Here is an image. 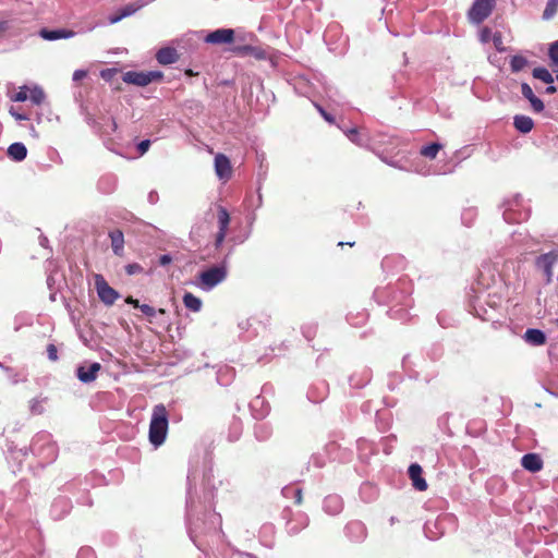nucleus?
Segmentation results:
<instances>
[{
	"mask_svg": "<svg viewBox=\"0 0 558 558\" xmlns=\"http://www.w3.org/2000/svg\"><path fill=\"white\" fill-rule=\"evenodd\" d=\"M558 263V247L543 253L535 258L534 265L537 271L544 276L546 283H550L554 277V266Z\"/></svg>",
	"mask_w": 558,
	"mask_h": 558,
	"instance_id": "obj_2",
	"label": "nucleus"
},
{
	"mask_svg": "<svg viewBox=\"0 0 558 558\" xmlns=\"http://www.w3.org/2000/svg\"><path fill=\"white\" fill-rule=\"evenodd\" d=\"M548 56L553 64L558 66V41H555L550 45Z\"/></svg>",
	"mask_w": 558,
	"mask_h": 558,
	"instance_id": "obj_28",
	"label": "nucleus"
},
{
	"mask_svg": "<svg viewBox=\"0 0 558 558\" xmlns=\"http://www.w3.org/2000/svg\"><path fill=\"white\" fill-rule=\"evenodd\" d=\"M162 73L159 71H149V72H137V71H128L123 74V82L136 86H147L151 82L160 81L162 78Z\"/></svg>",
	"mask_w": 558,
	"mask_h": 558,
	"instance_id": "obj_5",
	"label": "nucleus"
},
{
	"mask_svg": "<svg viewBox=\"0 0 558 558\" xmlns=\"http://www.w3.org/2000/svg\"><path fill=\"white\" fill-rule=\"evenodd\" d=\"M28 98L32 100L35 105H40L45 100V93L41 88L35 87L32 90H29Z\"/></svg>",
	"mask_w": 558,
	"mask_h": 558,
	"instance_id": "obj_25",
	"label": "nucleus"
},
{
	"mask_svg": "<svg viewBox=\"0 0 558 558\" xmlns=\"http://www.w3.org/2000/svg\"><path fill=\"white\" fill-rule=\"evenodd\" d=\"M143 271H144V268L137 263L129 264L125 266V272L129 276L142 274Z\"/></svg>",
	"mask_w": 558,
	"mask_h": 558,
	"instance_id": "obj_30",
	"label": "nucleus"
},
{
	"mask_svg": "<svg viewBox=\"0 0 558 558\" xmlns=\"http://www.w3.org/2000/svg\"><path fill=\"white\" fill-rule=\"evenodd\" d=\"M160 265L165 266L171 263V257L169 255H161L159 259Z\"/></svg>",
	"mask_w": 558,
	"mask_h": 558,
	"instance_id": "obj_44",
	"label": "nucleus"
},
{
	"mask_svg": "<svg viewBox=\"0 0 558 558\" xmlns=\"http://www.w3.org/2000/svg\"><path fill=\"white\" fill-rule=\"evenodd\" d=\"M27 149L22 143H13L8 148V156L15 161H22L26 158Z\"/></svg>",
	"mask_w": 558,
	"mask_h": 558,
	"instance_id": "obj_18",
	"label": "nucleus"
},
{
	"mask_svg": "<svg viewBox=\"0 0 558 558\" xmlns=\"http://www.w3.org/2000/svg\"><path fill=\"white\" fill-rule=\"evenodd\" d=\"M345 134H347L348 138L352 143H354L356 145H362V141H361V137L359 135V130L356 128H352V129L348 130L345 132Z\"/></svg>",
	"mask_w": 558,
	"mask_h": 558,
	"instance_id": "obj_29",
	"label": "nucleus"
},
{
	"mask_svg": "<svg viewBox=\"0 0 558 558\" xmlns=\"http://www.w3.org/2000/svg\"><path fill=\"white\" fill-rule=\"evenodd\" d=\"M227 278V267L218 265L210 267L198 275V286L204 290H210Z\"/></svg>",
	"mask_w": 558,
	"mask_h": 558,
	"instance_id": "obj_3",
	"label": "nucleus"
},
{
	"mask_svg": "<svg viewBox=\"0 0 558 558\" xmlns=\"http://www.w3.org/2000/svg\"><path fill=\"white\" fill-rule=\"evenodd\" d=\"M183 303L192 312H199L203 305L202 300L191 292H186L183 295Z\"/></svg>",
	"mask_w": 558,
	"mask_h": 558,
	"instance_id": "obj_19",
	"label": "nucleus"
},
{
	"mask_svg": "<svg viewBox=\"0 0 558 558\" xmlns=\"http://www.w3.org/2000/svg\"><path fill=\"white\" fill-rule=\"evenodd\" d=\"M185 74H186V75H189V76L197 75V73L193 72V70H191V69H187V70L185 71Z\"/></svg>",
	"mask_w": 558,
	"mask_h": 558,
	"instance_id": "obj_48",
	"label": "nucleus"
},
{
	"mask_svg": "<svg viewBox=\"0 0 558 558\" xmlns=\"http://www.w3.org/2000/svg\"><path fill=\"white\" fill-rule=\"evenodd\" d=\"M533 77L543 81L546 84H553L554 77L546 68H535L532 72Z\"/></svg>",
	"mask_w": 558,
	"mask_h": 558,
	"instance_id": "obj_21",
	"label": "nucleus"
},
{
	"mask_svg": "<svg viewBox=\"0 0 558 558\" xmlns=\"http://www.w3.org/2000/svg\"><path fill=\"white\" fill-rule=\"evenodd\" d=\"M10 113H11V114L16 119V120H24V119H26V117H25V116H22V114H20V113L14 112V111H13V108H11Z\"/></svg>",
	"mask_w": 558,
	"mask_h": 558,
	"instance_id": "obj_45",
	"label": "nucleus"
},
{
	"mask_svg": "<svg viewBox=\"0 0 558 558\" xmlns=\"http://www.w3.org/2000/svg\"><path fill=\"white\" fill-rule=\"evenodd\" d=\"M156 59L160 64L168 65L179 60V53L172 47H165L157 51Z\"/></svg>",
	"mask_w": 558,
	"mask_h": 558,
	"instance_id": "obj_11",
	"label": "nucleus"
},
{
	"mask_svg": "<svg viewBox=\"0 0 558 558\" xmlns=\"http://www.w3.org/2000/svg\"><path fill=\"white\" fill-rule=\"evenodd\" d=\"M522 466L530 472H538L543 468V461L536 453H526L521 460Z\"/></svg>",
	"mask_w": 558,
	"mask_h": 558,
	"instance_id": "obj_14",
	"label": "nucleus"
},
{
	"mask_svg": "<svg viewBox=\"0 0 558 558\" xmlns=\"http://www.w3.org/2000/svg\"><path fill=\"white\" fill-rule=\"evenodd\" d=\"M527 65H529L527 59L520 54L513 56L510 60V68L513 73L520 72Z\"/></svg>",
	"mask_w": 558,
	"mask_h": 558,
	"instance_id": "obj_23",
	"label": "nucleus"
},
{
	"mask_svg": "<svg viewBox=\"0 0 558 558\" xmlns=\"http://www.w3.org/2000/svg\"><path fill=\"white\" fill-rule=\"evenodd\" d=\"M138 308L142 311L144 315L148 317H153L156 314V310L148 304H141Z\"/></svg>",
	"mask_w": 558,
	"mask_h": 558,
	"instance_id": "obj_38",
	"label": "nucleus"
},
{
	"mask_svg": "<svg viewBox=\"0 0 558 558\" xmlns=\"http://www.w3.org/2000/svg\"><path fill=\"white\" fill-rule=\"evenodd\" d=\"M557 92L556 86L549 84V86L546 88L547 94H555Z\"/></svg>",
	"mask_w": 558,
	"mask_h": 558,
	"instance_id": "obj_46",
	"label": "nucleus"
},
{
	"mask_svg": "<svg viewBox=\"0 0 558 558\" xmlns=\"http://www.w3.org/2000/svg\"><path fill=\"white\" fill-rule=\"evenodd\" d=\"M354 244H355L354 242H339V243H338V246H341V247H342V246H344V245H349V246H351V247H352Z\"/></svg>",
	"mask_w": 558,
	"mask_h": 558,
	"instance_id": "obj_47",
	"label": "nucleus"
},
{
	"mask_svg": "<svg viewBox=\"0 0 558 558\" xmlns=\"http://www.w3.org/2000/svg\"><path fill=\"white\" fill-rule=\"evenodd\" d=\"M524 340L532 345H544L546 343V336L539 329L530 328L524 333Z\"/></svg>",
	"mask_w": 558,
	"mask_h": 558,
	"instance_id": "obj_16",
	"label": "nucleus"
},
{
	"mask_svg": "<svg viewBox=\"0 0 558 558\" xmlns=\"http://www.w3.org/2000/svg\"><path fill=\"white\" fill-rule=\"evenodd\" d=\"M13 101H25L28 99V88L26 86L20 87L19 92L15 93L14 96L11 98Z\"/></svg>",
	"mask_w": 558,
	"mask_h": 558,
	"instance_id": "obj_27",
	"label": "nucleus"
},
{
	"mask_svg": "<svg viewBox=\"0 0 558 558\" xmlns=\"http://www.w3.org/2000/svg\"><path fill=\"white\" fill-rule=\"evenodd\" d=\"M558 11V0H548L543 13V19H551Z\"/></svg>",
	"mask_w": 558,
	"mask_h": 558,
	"instance_id": "obj_24",
	"label": "nucleus"
},
{
	"mask_svg": "<svg viewBox=\"0 0 558 558\" xmlns=\"http://www.w3.org/2000/svg\"><path fill=\"white\" fill-rule=\"evenodd\" d=\"M521 93L527 100H530L531 98H533L535 96L533 93V89L531 88V86L527 83L521 84Z\"/></svg>",
	"mask_w": 558,
	"mask_h": 558,
	"instance_id": "obj_36",
	"label": "nucleus"
},
{
	"mask_svg": "<svg viewBox=\"0 0 558 558\" xmlns=\"http://www.w3.org/2000/svg\"><path fill=\"white\" fill-rule=\"evenodd\" d=\"M315 108L318 110V112L325 119V121H327L330 124L335 123V118L330 113H328L320 105L315 104Z\"/></svg>",
	"mask_w": 558,
	"mask_h": 558,
	"instance_id": "obj_33",
	"label": "nucleus"
},
{
	"mask_svg": "<svg viewBox=\"0 0 558 558\" xmlns=\"http://www.w3.org/2000/svg\"><path fill=\"white\" fill-rule=\"evenodd\" d=\"M168 425V411L166 407L163 404L155 405L149 424V441L155 447H159L165 442Z\"/></svg>",
	"mask_w": 558,
	"mask_h": 558,
	"instance_id": "obj_1",
	"label": "nucleus"
},
{
	"mask_svg": "<svg viewBox=\"0 0 558 558\" xmlns=\"http://www.w3.org/2000/svg\"><path fill=\"white\" fill-rule=\"evenodd\" d=\"M138 10L136 4H128L123 9L120 10L119 14L110 17V23L114 24L121 21L122 19L132 15Z\"/></svg>",
	"mask_w": 558,
	"mask_h": 558,
	"instance_id": "obj_20",
	"label": "nucleus"
},
{
	"mask_svg": "<svg viewBox=\"0 0 558 558\" xmlns=\"http://www.w3.org/2000/svg\"><path fill=\"white\" fill-rule=\"evenodd\" d=\"M493 43H494V46L495 48L499 51V52H504L506 50L505 46H504V41H502V35L501 33L497 32L493 35Z\"/></svg>",
	"mask_w": 558,
	"mask_h": 558,
	"instance_id": "obj_31",
	"label": "nucleus"
},
{
	"mask_svg": "<svg viewBox=\"0 0 558 558\" xmlns=\"http://www.w3.org/2000/svg\"><path fill=\"white\" fill-rule=\"evenodd\" d=\"M513 125L519 132L529 133L532 131V129L534 126V122L530 117L519 114V116L514 117Z\"/></svg>",
	"mask_w": 558,
	"mask_h": 558,
	"instance_id": "obj_17",
	"label": "nucleus"
},
{
	"mask_svg": "<svg viewBox=\"0 0 558 558\" xmlns=\"http://www.w3.org/2000/svg\"><path fill=\"white\" fill-rule=\"evenodd\" d=\"M41 38L46 40H57L61 38H71L75 35V33L71 29H47L43 28L39 32Z\"/></svg>",
	"mask_w": 558,
	"mask_h": 558,
	"instance_id": "obj_13",
	"label": "nucleus"
},
{
	"mask_svg": "<svg viewBox=\"0 0 558 558\" xmlns=\"http://www.w3.org/2000/svg\"><path fill=\"white\" fill-rule=\"evenodd\" d=\"M293 494H294V498H295V504L296 505H301L302 501H303L302 489L301 488H295L293 490Z\"/></svg>",
	"mask_w": 558,
	"mask_h": 558,
	"instance_id": "obj_41",
	"label": "nucleus"
},
{
	"mask_svg": "<svg viewBox=\"0 0 558 558\" xmlns=\"http://www.w3.org/2000/svg\"><path fill=\"white\" fill-rule=\"evenodd\" d=\"M10 25L8 21H0V37L9 29Z\"/></svg>",
	"mask_w": 558,
	"mask_h": 558,
	"instance_id": "obj_43",
	"label": "nucleus"
},
{
	"mask_svg": "<svg viewBox=\"0 0 558 558\" xmlns=\"http://www.w3.org/2000/svg\"><path fill=\"white\" fill-rule=\"evenodd\" d=\"M409 476L413 487L418 492H425L428 487L425 478L422 476L423 470L420 464L413 463L409 466Z\"/></svg>",
	"mask_w": 558,
	"mask_h": 558,
	"instance_id": "obj_10",
	"label": "nucleus"
},
{
	"mask_svg": "<svg viewBox=\"0 0 558 558\" xmlns=\"http://www.w3.org/2000/svg\"><path fill=\"white\" fill-rule=\"evenodd\" d=\"M111 240V247L116 255L122 256L124 252V235L120 229H116L109 232Z\"/></svg>",
	"mask_w": 558,
	"mask_h": 558,
	"instance_id": "obj_15",
	"label": "nucleus"
},
{
	"mask_svg": "<svg viewBox=\"0 0 558 558\" xmlns=\"http://www.w3.org/2000/svg\"><path fill=\"white\" fill-rule=\"evenodd\" d=\"M150 147V141L149 140H144L142 141L141 143H138L137 145V150H138V154L142 156L144 155L145 153H147V150L149 149Z\"/></svg>",
	"mask_w": 558,
	"mask_h": 558,
	"instance_id": "obj_39",
	"label": "nucleus"
},
{
	"mask_svg": "<svg viewBox=\"0 0 558 558\" xmlns=\"http://www.w3.org/2000/svg\"><path fill=\"white\" fill-rule=\"evenodd\" d=\"M159 313H160V314H165V310H163V308H160V310H159Z\"/></svg>",
	"mask_w": 558,
	"mask_h": 558,
	"instance_id": "obj_49",
	"label": "nucleus"
},
{
	"mask_svg": "<svg viewBox=\"0 0 558 558\" xmlns=\"http://www.w3.org/2000/svg\"><path fill=\"white\" fill-rule=\"evenodd\" d=\"M234 40V31L231 28H219L209 33L205 41L213 45L230 44Z\"/></svg>",
	"mask_w": 558,
	"mask_h": 558,
	"instance_id": "obj_9",
	"label": "nucleus"
},
{
	"mask_svg": "<svg viewBox=\"0 0 558 558\" xmlns=\"http://www.w3.org/2000/svg\"><path fill=\"white\" fill-rule=\"evenodd\" d=\"M492 29L488 27H483L480 32V39L482 43H488L490 39L493 40Z\"/></svg>",
	"mask_w": 558,
	"mask_h": 558,
	"instance_id": "obj_32",
	"label": "nucleus"
},
{
	"mask_svg": "<svg viewBox=\"0 0 558 558\" xmlns=\"http://www.w3.org/2000/svg\"><path fill=\"white\" fill-rule=\"evenodd\" d=\"M217 217H218L219 230L216 234L215 246L219 247L222 244V242L225 241V238L227 235L228 227L230 223V216H229L228 210L225 207L220 206L218 208Z\"/></svg>",
	"mask_w": 558,
	"mask_h": 558,
	"instance_id": "obj_8",
	"label": "nucleus"
},
{
	"mask_svg": "<svg viewBox=\"0 0 558 558\" xmlns=\"http://www.w3.org/2000/svg\"><path fill=\"white\" fill-rule=\"evenodd\" d=\"M125 303H128V304L132 305V306H133V307H135V308H138V307H140V305H141V304H140V302H138V300H137V299H134V298H133V296H131V295H130V296H128V298L125 299Z\"/></svg>",
	"mask_w": 558,
	"mask_h": 558,
	"instance_id": "obj_42",
	"label": "nucleus"
},
{
	"mask_svg": "<svg viewBox=\"0 0 558 558\" xmlns=\"http://www.w3.org/2000/svg\"><path fill=\"white\" fill-rule=\"evenodd\" d=\"M100 368L101 366L99 363H93L87 368L84 366H80L77 368V377L83 383L94 381Z\"/></svg>",
	"mask_w": 558,
	"mask_h": 558,
	"instance_id": "obj_12",
	"label": "nucleus"
},
{
	"mask_svg": "<svg viewBox=\"0 0 558 558\" xmlns=\"http://www.w3.org/2000/svg\"><path fill=\"white\" fill-rule=\"evenodd\" d=\"M233 51L239 56H247L253 53L254 48L252 46H239L235 47Z\"/></svg>",
	"mask_w": 558,
	"mask_h": 558,
	"instance_id": "obj_35",
	"label": "nucleus"
},
{
	"mask_svg": "<svg viewBox=\"0 0 558 558\" xmlns=\"http://www.w3.org/2000/svg\"><path fill=\"white\" fill-rule=\"evenodd\" d=\"M215 172L216 175L222 180L228 181L232 177V166L230 159L222 153L215 156Z\"/></svg>",
	"mask_w": 558,
	"mask_h": 558,
	"instance_id": "obj_7",
	"label": "nucleus"
},
{
	"mask_svg": "<svg viewBox=\"0 0 558 558\" xmlns=\"http://www.w3.org/2000/svg\"><path fill=\"white\" fill-rule=\"evenodd\" d=\"M529 101H530L532 108L534 109V111L542 112L544 110V104L538 97L534 96Z\"/></svg>",
	"mask_w": 558,
	"mask_h": 558,
	"instance_id": "obj_34",
	"label": "nucleus"
},
{
	"mask_svg": "<svg viewBox=\"0 0 558 558\" xmlns=\"http://www.w3.org/2000/svg\"><path fill=\"white\" fill-rule=\"evenodd\" d=\"M557 323H558V318H557Z\"/></svg>",
	"mask_w": 558,
	"mask_h": 558,
	"instance_id": "obj_50",
	"label": "nucleus"
},
{
	"mask_svg": "<svg viewBox=\"0 0 558 558\" xmlns=\"http://www.w3.org/2000/svg\"><path fill=\"white\" fill-rule=\"evenodd\" d=\"M440 149H441L440 144L433 143V144L423 146L420 150V154L428 159H435Z\"/></svg>",
	"mask_w": 558,
	"mask_h": 558,
	"instance_id": "obj_22",
	"label": "nucleus"
},
{
	"mask_svg": "<svg viewBox=\"0 0 558 558\" xmlns=\"http://www.w3.org/2000/svg\"><path fill=\"white\" fill-rule=\"evenodd\" d=\"M87 72L85 70H76L73 73V81H81L86 77Z\"/></svg>",
	"mask_w": 558,
	"mask_h": 558,
	"instance_id": "obj_40",
	"label": "nucleus"
},
{
	"mask_svg": "<svg viewBox=\"0 0 558 558\" xmlns=\"http://www.w3.org/2000/svg\"><path fill=\"white\" fill-rule=\"evenodd\" d=\"M494 8L495 0H474L468 11V19L471 23L481 24L492 14Z\"/></svg>",
	"mask_w": 558,
	"mask_h": 558,
	"instance_id": "obj_4",
	"label": "nucleus"
},
{
	"mask_svg": "<svg viewBox=\"0 0 558 558\" xmlns=\"http://www.w3.org/2000/svg\"><path fill=\"white\" fill-rule=\"evenodd\" d=\"M119 73V70L116 68H108L100 71V76L102 80L107 82H111L116 75Z\"/></svg>",
	"mask_w": 558,
	"mask_h": 558,
	"instance_id": "obj_26",
	"label": "nucleus"
},
{
	"mask_svg": "<svg viewBox=\"0 0 558 558\" xmlns=\"http://www.w3.org/2000/svg\"><path fill=\"white\" fill-rule=\"evenodd\" d=\"M95 286L101 302L106 305H112L119 298L118 291L111 288L101 275L95 276Z\"/></svg>",
	"mask_w": 558,
	"mask_h": 558,
	"instance_id": "obj_6",
	"label": "nucleus"
},
{
	"mask_svg": "<svg viewBox=\"0 0 558 558\" xmlns=\"http://www.w3.org/2000/svg\"><path fill=\"white\" fill-rule=\"evenodd\" d=\"M47 354L50 361H57L58 360V349L54 344L50 343L47 345Z\"/></svg>",
	"mask_w": 558,
	"mask_h": 558,
	"instance_id": "obj_37",
	"label": "nucleus"
}]
</instances>
